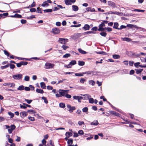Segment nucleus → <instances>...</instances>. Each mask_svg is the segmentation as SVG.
Returning <instances> with one entry per match:
<instances>
[{"instance_id": "nucleus-8", "label": "nucleus", "mask_w": 146, "mask_h": 146, "mask_svg": "<svg viewBox=\"0 0 146 146\" xmlns=\"http://www.w3.org/2000/svg\"><path fill=\"white\" fill-rule=\"evenodd\" d=\"M4 86H9L11 87L14 88L15 86V85L13 83H11L9 82L4 83L3 84Z\"/></svg>"}, {"instance_id": "nucleus-7", "label": "nucleus", "mask_w": 146, "mask_h": 146, "mask_svg": "<svg viewBox=\"0 0 146 146\" xmlns=\"http://www.w3.org/2000/svg\"><path fill=\"white\" fill-rule=\"evenodd\" d=\"M66 38H59L58 42L60 43L65 44L66 43V40H67Z\"/></svg>"}, {"instance_id": "nucleus-12", "label": "nucleus", "mask_w": 146, "mask_h": 146, "mask_svg": "<svg viewBox=\"0 0 146 146\" xmlns=\"http://www.w3.org/2000/svg\"><path fill=\"white\" fill-rule=\"evenodd\" d=\"M86 10L87 12L90 11L91 12H95V9L94 8H91L90 7H88L86 8Z\"/></svg>"}, {"instance_id": "nucleus-55", "label": "nucleus", "mask_w": 146, "mask_h": 146, "mask_svg": "<svg viewBox=\"0 0 146 146\" xmlns=\"http://www.w3.org/2000/svg\"><path fill=\"white\" fill-rule=\"evenodd\" d=\"M8 113L11 116V118L14 117V113L11 112H9Z\"/></svg>"}, {"instance_id": "nucleus-9", "label": "nucleus", "mask_w": 146, "mask_h": 146, "mask_svg": "<svg viewBox=\"0 0 146 146\" xmlns=\"http://www.w3.org/2000/svg\"><path fill=\"white\" fill-rule=\"evenodd\" d=\"M105 26V25L104 23L102 22L101 24H100L99 26V28L98 29V31H103L104 30V29L103 27H104Z\"/></svg>"}, {"instance_id": "nucleus-16", "label": "nucleus", "mask_w": 146, "mask_h": 146, "mask_svg": "<svg viewBox=\"0 0 146 146\" xmlns=\"http://www.w3.org/2000/svg\"><path fill=\"white\" fill-rule=\"evenodd\" d=\"M140 63L139 62H137L135 63L134 64V66L136 67H138L139 66H140L141 67H146V66H141V65H139V64H140Z\"/></svg>"}, {"instance_id": "nucleus-37", "label": "nucleus", "mask_w": 146, "mask_h": 146, "mask_svg": "<svg viewBox=\"0 0 146 146\" xmlns=\"http://www.w3.org/2000/svg\"><path fill=\"white\" fill-rule=\"evenodd\" d=\"M120 56L118 55L114 54L113 56V57L114 59H118L120 58Z\"/></svg>"}, {"instance_id": "nucleus-13", "label": "nucleus", "mask_w": 146, "mask_h": 146, "mask_svg": "<svg viewBox=\"0 0 146 146\" xmlns=\"http://www.w3.org/2000/svg\"><path fill=\"white\" fill-rule=\"evenodd\" d=\"M73 98L74 99L79 100V99H82L83 97L81 96H73Z\"/></svg>"}, {"instance_id": "nucleus-14", "label": "nucleus", "mask_w": 146, "mask_h": 146, "mask_svg": "<svg viewBox=\"0 0 146 146\" xmlns=\"http://www.w3.org/2000/svg\"><path fill=\"white\" fill-rule=\"evenodd\" d=\"M90 28V26L88 24H86L83 27V29L85 30H89Z\"/></svg>"}, {"instance_id": "nucleus-18", "label": "nucleus", "mask_w": 146, "mask_h": 146, "mask_svg": "<svg viewBox=\"0 0 146 146\" xmlns=\"http://www.w3.org/2000/svg\"><path fill=\"white\" fill-rule=\"evenodd\" d=\"M111 113L114 115L116 116H119V114L117 112H116L115 111H110V112Z\"/></svg>"}, {"instance_id": "nucleus-4", "label": "nucleus", "mask_w": 146, "mask_h": 146, "mask_svg": "<svg viewBox=\"0 0 146 146\" xmlns=\"http://www.w3.org/2000/svg\"><path fill=\"white\" fill-rule=\"evenodd\" d=\"M69 91V90H63L60 89L59 90V93L61 95V96H65L66 93H67Z\"/></svg>"}, {"instance_id": "nucleus-39", "label": "nucleus", "mask_w": 146, "mask_h": 146, "mask_svg": "<svg viewBox=\"0 0 146 146\" xmlns=\"http://www.w3.org/2000/svg\"><path fill=\"white\" fill-rule=\"evenodd\" d=\"M96 53L98 54H102L105 55L106 54V53L104 51L96 52Z\"/></svg>"}, {"instance_id": "nucleus-23", "label": "nucleus", "mask_w": 146, "mask_h": 146, "mask_svg": "<svg viewBox=\"0 0 146 146\" xmlns=\"http://www.w3.org/2000/svg\"><path fill=\"white\" fill-rule=\"evenodd\" d=\"M88 108L87 107H84L82 109V111L86 113V114H88Z\"/></svg>"}, {"instance_id": "nucleus-50", "label": "nucleus", "mask_w": 146, "mask_h": 146, "mask_svg": "<svg viewBox=\"0 0 146 146\" xmlns=\"http://www.w3.org/2000/svg\"><path fill=\"white\" fill-rule=\"evenodd\" d=\"M86 81V80L84 78H82L80 79V82L82 84H84V82Z\"/></svg>"}, {"instance_id": "nucleus-38", "label": "nucleus", "mask_w": 146, "mask_h": 146, "mask_svg": "<svg viewBox=\"0 0 146 146\" xmlns=\"http://www.w3.org/2000/svg\"><path fill=\"white\" fill-rule=\"evenodd\" d=\"M67 143L69 145H72L73 143V140L72 139H68Z\"/></svg>"}, {"instance_id": "nucleus-10", "label": "nucleus", "mask_w": 146, "mask_h": 146, "mask_svg": "<svg viewBox=\"0 0 146 146\" xmlns=\"http://www.w3.org/2000/svg\"><path fill=\"white\" fill-rule=\"evenodd\" d=\"M27 115V112L25 111H23L20 113V116L22 118H24Z\"/></svg>"}, {"instance_id": "nucleus-64", "label": "nucleus", "mask_w": 146, "mask_h": 146, "mask_svg": "<svg viewBox=\"0 0 146 146\" xmlns=\"http://www.w3.org/2000/svg\"><path fill=\"white\" fill-rule=\"evenodd\" d=\"M17 137V139L15 140V141L17 142H19L20 141L21 138L20 137H18L17 136H16Z\"/></svg>"}, {"instance_id": "nucleus-6", "label": "nucleus", "mask_w": 146, "mask_h": 146, "mask_svg": "<svg viewBox=\"0 0 146 146\" xmlns=\"http://www.w3.org/2000/svg\"><path fill=\"white\" fill-rule=\"evenodd\" d=\"M52 32L55 35L57 34L60 33V30L59 29L55 28L52 29Z\"/></svg>"}, {"instance_id": "nucleus-61", "label": "nucleus", "mask_w": 146, "mask_h": 146, "mask_svg": "<svg viewBox=\"0 0 146 146\" xmlns=\"http://www.w3.org/2000/svg\"><path fill=\"white\" fill-rule=\"evenodd\" d=\"M126 28V26L122 25L120 26V27L119 28L118 30L121 29H123L125 28Z\"/></svg>"}, {"instance_id": "nucleus-36", "label": "nucleus", "mask_w": 146, "mask_h": 146, "mask_svg": "<svg viewBox=\"0 0 146 146\" xmlns=\"http://www.w3.org/2000/svg\"><path fill=\"white\" fill-rule=\"evenodd\" d=\"M44 12L49 13L52 12V10L51 9H46L44 10Z\"/></svg>"}, {"instance_id": "nucleus-44", "label": "nucleus", "mask_w": 146, "mask_h": 146, "mask_svg": "<svg viewBox=\"0 0 146 146\" xmlns=\"http://www.w3.org/2000/svg\"><path fill=\"white\" fill-rule=\"evenodd\" d=\"M29 77L28 76H25L24 80L26 81H28L29 80Z\"/></svg>"}, {"instance_id": "nucleus-28", "label": "nucleus", "mask_w": 146, "mask_h": 146, "mask_svg": "<svg viewBox=\"0 0 146 146\" xmlns=\"http://www.w3.org/2000/svg\"><path fill=\"white\" fill-rule=\"evenodd\" d=\"M24 89V87L23 85L20 86L17 88V89L19 90H22Z\"/></svg>"}, {"instance_id": "nucleus-26", "label": "nucleus", "mask_w": 146, "mask_h": 146, "mask_svg": "<svg viewBox=\"0 0 146 146\" xmlns=\"http://www.w3.org/2000/svg\"><path fill=\"white\" fill-rule=\"evenodd\" d=\"M78 50L79 52L82 54H85L86 53V51L83 50L81 48H79Z\"/></svg>"}, {"instance_id": "nucleus-40", "label": "nucleus", "mask_w": 146, "mask_h": 146, "mask_svg": "<svg viewBox=\"0 0 146 146\" xmlns=\"http://www.w3.org/2000/svg\"><path fill=\"white\" fill-rule=\"evenodd\" d=\"M100 35L102 36L105 37L107 35V33L104 32H102L100 33Z\"/></svg>"}, {"instance_id": "nucleus-29", "label": "nucleus", "mask_w": 146, "mask_h": 146, "mask_svg": "<svg viewBox=\"0 0 146 146\" xmlns=\"http://www.w3.org/2000/svg\"><path fill=\"white\" fill-rule=\"evenodd\" d=\"M76 64V60H73L71 61L70 62V64L71 65V66L72 65H75Z\"/></svg>"}, {"instance_id": "nucleus-46", "label": "nucleus", "mask_w": 146, "mask_h": 146, "mask_svg": "<svg viewBox=\"0 0 146 146\" xmlns=\"http://www.w3.org/2000/svg\"><path fill=\"white\" fill-rule=\"evenodd\" d=\"M61 47L63 48V49L64 50H66V49H67V48H69V47L68 46H66V45H63Z\"/></svg>"}, {"instance_id": "nucleus-1", "label": "nucleus", "mask_w": 146, "mask_h": 146, "mask_svg": "<svg viewBox=\"0 0 146 146\" xmlns=\"http://www.w3.org/2000/svg\"><path fill=\"white\" fill-rule=\"evenodd\" d=\"M4 127H6V129H8V132L9 134L11 133L16 128L15 126L13 125H11L10 126L9 125H5Z\"/></svg>"}, {"instance_id": "nucleus-59", "label": "nucleus", "mask_w": 146, "mask_h": 146, "mask_svg": "<svg viewBox=\"0 0 146 146\" xmlns=\"http://www.w3.org/2000/svg\"><path fill=\"white\" fill-rule=\"evenodd\" d=\"M65 96L68 98H70L71 97V96L70 95L67 94V93H66Z\"/></svg>"}, {"instance_id": "nucleus-22", "label": "nucleus", "mask_w": 146, "mask_h": 146, "mask_svg": "<svg viewBox=\"0 0 146 146\" xmlns=\"http://www.w3.org/2000/svg\"><path fill=\"white\" fill-rule=\"evenodd\" d=\"M118 23H117L116 22L114 23V26H113V28L115 29L118 30L119 28H118Z\"/></svg>"}, {"instance_id": "nucleus-56", "label": "nucleus", "mask_w": 146, "mask_h": 146, "mask_svg": "<svg viewBox=\"0 0 146 146\" xmlns=\"http://www.w3.org/2000/svg\"><path fill=\"white\" fill-rule=\"evenodd\" d=\"M36 3L35 1L33 2V3L31 4V6H29L30 7H34Z\"/></svg>"}, {"instance_id": "nucleus-49", "label": "nucleus", "mask_w": 146, "mask_h": 146, "mask_svg": "<svg viewBox=\"0 0 146 146\" xmlns=\"http://www.w3.org/2000/svg\"><path fill=\"white\" fill-rule=\"evenodd\" d=\"M84 72V74H87L88 75L91 74L93 72H92L91 71H88L87 72Z\"/></svg>"}, {"instance_id": "nucleus-33", "label": "nucleus", "mask_w": 146, "mask_h": 146, "mask_svg": "<svg viewBox=\"0 0 146 146\" xmlns=\"http://www.w3.org/2000/svg\"><path fill=\"white\" fill-rule=\"evenodd\" d=\"M59 106L62 108H64L65 107V104L63 103H60L59 104Z\"/></svg>"}, {"instance_id": "nucleus-57", "label": "nucleus", "mask_w": 146, "mask_h": 146, "mask_svg": "<svg viewBox=\"0 0 146 146\" xmlns=\"http://www.w3.org/2000/svg\"><path fill=\"white\" fill-rule=\"evenodd\" d=\"M64 67L66 68H70L72 67V66H71L70 64H69L68 65H64Z\"/></svg>"}, {"instance_id": "nucleus-32", "label": "nucleus", "mask_w": 146, "mask_h": 146, "mask_svg": "<svg viewBox=\"0 0 146 146\" xmlns=\"http://www.w3.org/2000/svg\"><path fill=\"white\" fill-rule=\"evenodd\" d=\"M85 64V62L83 61H79L78 62V64L79 66H82Z\"/></svg>"}, {"instance_id": "nucleus-27", "label": "nucleus", "mask_w": 146, "mask_h": 146, "mask_svg": "<svg viewBox=\"0 0 146 146\" xmlns=\"http://www.w3.org/2000/svg\"><path fill=\"white\" fill-rule=\"evenodd\" d=\"M98 121L96 120V121H94L93 122H92L91 123V125H98Z\"/></svg>"}, {"instance_id": "nucleus-35", "label": "nucleus", "mask_w": 146, "mask_h": 146, "mask_svg": "<svg viewBox=\"0 0 146 146\" xmlns=\"http://www.w3.org/2000/svg\"><path fill=\"white\" fill-rule=\"evenodd\" d=\"M92 33H94V32L93 31H89L88 32H84L83 33V34L84 35H88L90 34H92Z\"/></svg>"}, {"instance_id": "nucleus-5", "label": "nucleus", "mask_w": 146, "mask_h": 146, "mask_svg": "<svg viewBox=\"0 0 146 146\" xmlns=\"http://www.w3.org/2000/svg\"><path fill=\"white\" fill-rule=\"evenodd\" d=\"M67 107L69 109V111L70 113L73 112V111L76 109V108L74 106L72 107L70 105L67 104Z\"/></svg>"}, {"instance_id": "nucleus-41", "label": "nucleus", "mask_w": 146, "mask_h": 146, "mask_svg": "<svg viewBox=\"0 0 146 146\" xmlns=\"http://www.w3.org/2000/svg\"><path fill=\"white\" fill-rule=\"evenodd\" d=\"M9 64H7V65H5L4 66H2L1 67V68L2 69H3L5 68H8L9 66Z\"/></svg>"}, {"instance_id": "nucleus-63", "label": "nucleus", "mask_w": 146, "mask_h": 146, "mask_svg": "<svg viewBox=\"0 0 146 146\" xmlns=\"http://www.w3.org/2000/svg\"><path fill=\"white\" fill-rule=\"evenodd\" d=\"M47 89L48 90H52L53 89V87L51 86H47Z\"/></svg>"}, {"instance_id": "nucleus-30", "label": "nucleus", "mask_w": 146, "mask_h": 146, "mask_svg": "<svg viewBox=\"0 0 146 146\" xmlns=\"http://www.w3.org/2000/svg\"><path fill=\"white\" fill-rule=\"evenodd\" d=\"M65 135L66 136L68 137V138L69 137L72 136V133L67 132L66 133Z\"/></svg>"}, {"instance_id": "nucleus-15", "label": "nucleus", "mask_w": 146, "mask_h": 146, "mask_svg": "<svg viewBox=\"0 0 146 146\" xmlns=\"http://www.w3.org/2000/svg\"><path fill=\"white\" fill-rule=\"evenodd\" d=\"M72 7L73 10L74 11H76L78 10V7L75 5H73L72 6Z\"/></svg>"}, {"instance_id": "nucleus-42", "label": "nucleus", "mask_w": 146, "mask_h": 146, "mask_svg": "<svg viewBox=\"0 0 146 146\" xmlns=\"http://www.w3.org/2000/svg\"><path fill=\"white\" fill-rule=\"evenodd\" d=\"M25 101H26L28 104H30L31 103L33 100H31L25 99Z\"/></svg>"}, {"instance_id": "nucleus-17", "label": "nucleus", "mask_w": 146, "mask_h": 146, "mask_svg": "<svg viewBox=\"0 0 146 146\" xmlns=\"http://www.w3.org/2000/svg\"><path fill=\"white\" fill-rule=\"evenodd\" d=\"M121 39L123 41H126L127 42H129L131 41V40L130 38L127 37L122 38Z\"/></svg>"}, {"instance_id": "nucleus-19", "label": "nucleus", "mask_w": 146, "mask_h": 146, "mask_svg": "<svg viewBox=\"0 0 146 146\" xmlns=\"http://www.w3.org/2000/svg\"><path fill=\"white\" fill-rule=\"evenodd\" d=\"M84 72L76 73L75 74V76H83Z\"/></svg>"}, {"instance_id": "nucleus-3", "label": "nucleus", "mask_w": 146, "mask_h": 146, "mask_svg": "<svg viewBox=\"0 0 146 146\" xmlns=\"http://www.w3.org/2000/svg\"><path fill=\"white\" fill-rule=\"evenodd\" d=\"M13 77L15 80H20L22 78L23 75L21 74L14 75L13 76Z\"/></svg>"}, {"instance_id": "nucleus-62", "label": "nucleus", "mask_w": 146, "mask_h": 146, "mask_svg": "<svg viewBox=\"0 0 146 146\" xmlns=\"http://www.w3.org/2000/svg\"><path fill=\"white\" fill-rule=\"evenodd\" d=\"M9 66L11 69H14L15 67V65L13 64H10Z\"/></svg>"}, {"instance_id": "nucleus-11", "label": "nucleus", "mask_w": 146, "mask_h": 146, "mask_svg": "<svg viewBox=\"0 0 146 146\" xmlns=\"http://www.w3.org/2000/svg\"><path fill=\"white\" fill-rule=\"evenodd\" d=\"M108 4L109 5L113 7H116L115 3L111 1H108Z\"/></svg>"}, {"instance_id": "nucleus-52", "label": "nucleus", "mask_w": 146, "mask_h": 146, "mask_svg": "<svg viewBox=\"0 0 146 146\" xmlns=\"http://www.w3.org/2000/svg\"><path fill=\"white\" fill-rule=\"evenodd\" d=\"M134 11H136L138 12H144L145 11V10L138 9H135L134 10Z\"/></svg>"}, {"instance_id": "nucleus-45", "label": "nucleus", "mask_w": 146, "mask_h": 146, "mask_svg": "<svg viewBox=\"0 0 146 146\" xmlns=\"http://www.w3.org/2000/svg\"><path fill=\"white\" fill-rule=\"evenodd\" d=\"M89 102L90 103L92 104L94 102V100L92 98H90L89 99Z\"/></svg>"}, {"instance_id": "nucleus-48", "label": "nucleus", "mask_w": 146, "mask_h": 146, "mask_svg": "<svg viewBox=\"0 0 146 146\" xmlns=\"http://www.w3.org/2000/svg\"><path fill=\"white\" fill-rule=\"evenodd\" d=\"M81 95L85 96L86 98H87L88 99H89L91 97V96L88 94H86L84 95L81 94Z\"/></svg>"}, {"instance_id": "nucleus-31", "label": "nucleus", "mask_w": 146, "mask_h": 146, "mask_svg": "<svg viewBox=\"0 0 146 146\" xmlns=\"http://www.w3.org/2000/svg\"><path fill=\"white\" fill-rule=\"evenodd\" d=\"M20 107L21 108L25 109L27 108L26 106V104L25 103H23V105H20Z\"/></svg>"}, {"instance_id": "nucleus-21", "label": "nucleus", "mask_w": 146, "mask_h": 146, "mask_svg": "<svg viewBox=\"0 0 146 146\" xmlns=\"http://www.w3.org/2000/svg\"><path fill=\"white\" fill-rule=\"evenodd\" d=\"M36 92L38 93L43 94L44 93L43 90L41 89H37L36 90Z\"/></svg>"}, {"instance_id": "nucleus-58", "label": "nucleus", "mask_w": 146, "mask_h": 146, "mask_svg": "<svg viewBox=\"0 0 146 146\" xmlns=\"http://www.w3.org/2000/svg\"><path fill=\"white\" fill-rule=\"evenodd\" d=\"M81 25V24H79L78 25H72L71 26V27H80Z\"/></svg>"}, {"instance_id": "nucleus-43", "label": "nucleus", "mask_w": 146, "mask_h": 146, "mask_svg": "<svg viewBox=\"0 0 146 146\" xmlns=\"http://www.w3.org/2000/svg\"><path fill=\"white\" fill-rule=\"evenodd\" d=\"M70 56V54H66L63 56V57L64 58H67Z\"/></svg>"}, {"instance_id": "nucleus-53", "label": "nucleus", "mask_w": 146, "mask_h": 146, "mask_svg": "<svg viewBox=\"0 0 146 146\" xmlns=\"http://www.w3.org/2000/svg\"><path fill=\"white\" fill-rule=\"evenodd\" d=\"M4 53L5 55L7 56H9V53L6 50H4Z\"/></svg>"}, {"instance_id": "nucleus-54", "label": "nucleus", "mask_w": 146, "mask_h": 146, "mask_svg": "<svg viewBox=\"0 0 146 146\" xmlns=\"http://www.w3.org/2000/svg\"><path fill=\"white\" fill-rule=\"evenodd\" d=\"M15 17L18 18H21L22 17L21 15L17 14H15Z\"/></svg>"}, {"instance_id": "nucleus-20", "label": "nucleus", "mask_w": 146, "mask_h": 146, "mask_svg": "<svg viewBox=\"0 0 146 146\" xmlns=\"http://www.w3.org/2000/svg\"><path fill=\"white\" fill-rule=\"evenodd\" d=\"M64 2L66 5H70L72 4L70 0H65Z\"/></svg>"}, {"instance_id": "nucleus-51", "label": "nucleus", "mask_w": 146, "mask_h": 146, "mask_svg": "<svg viewBox=\"0 0 146 146\" xmlns=\"http://www.w3.org/2000/svg\"><path fill=\"white\" fill-rule=\"evenodd\" d=\"M27 112L30 113H36V112L33 110H28L27 111Z\"/></svg>"}, {"instance_id": "nucleus-25", "label": "nucleus", "mask_w": 146, "mask_h": 146, "mask_svg": "<svg viewBox=\"0 0 146 146\" xmlns=\"http://www.w3.org/2000/svg\"><path fill=\"white\" fill-rule=\"evenodd\" d=\"M49 5L47 3V2L45 1L41 5L43 7H45L46 6H49Z\"/></svg>"}, {"instance_id": "nucleus-34", "label": "nucleus", "mask_w": 146, "mask_h": 146, "mask_svg": "<svg viewBox=\"0 0 146 146\" xmlns=\"http://www.w3.org/2000/svg\"><path fill=\"white\" fill-rule=\"evenodd\" d=\"M42 99L44 100V102L46 104H47L48 103V101L46 97H42Z\"/></svg>"}, {"instance_id": "nucleus-24", "label": "nucleus", "mask_w": 146, "mask_h": 146, "mask_svg": "<svg viewBox=\"0 0 146 146\" xmlns=\"http://www.w3.org/2000/svg\"><path fill=\"white\" fill-rule=\"evenodd\" d=\"M40 85L41 87L43 89H45L46 88L45 84L44 82H41L40 83Z\"/></svg>"}, {"instance_id": "nucleus-2", "label": "nucleus", "mask_w": 146, "mask_h": 146, "mask_svg": "<svg viewBox=\"0 0 146 146\" xmlns=\"http://www.w3.org/2000/svg\"><path fill=\"white\" fill-rule=\"evenodd\" d=\"M54 66L55 65L53 64L46 62L45 64L44 68L46 69L53 68Z\"/></svg>"}, {"instance_id": "nucleus-60", "label": "nucleus", "mask_w": 146, "mask_h": 146, "mask_svg": "<svg viewBox=\"0 0 146 146\" xmlns=\"http://www.w3.org/2000/svg\"><path fill=\"white\" fill-rule=\"evenodd\" d=\"M142 70V69H137L136 70V73L137 74H139Z\"/></svg>"}, {"instance_id": "nucleus-47", "label": "nucleus", "mask_w": 146, "mask_h": 146, "mask_svg": "<svg viewBox=\"0 0 146 146\" xmlns=\"http://www.w3.org/2000/svg\"><path fill=\"white\" fill-rule=\"evenodd\" d=\"M89 84L92 86H94L95 84V82L92 80H90L89 81Z\"/></svg>"}]
</instances>
